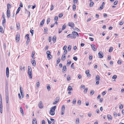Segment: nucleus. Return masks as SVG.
I'll list each match as a JSON object with an SVG mask.
<instances>
[{
  "instance_id": "obj_1",
  "label": "nucleus",
  "mask_w": 124,
  "mask_h": 124,
  "mask_svg": "<svg viewBox=\"0 0 124 124\" xmlns=\"http://www.w3.org/2000/svg\"><path fill=\"white\" fill-rule=\"evenodd\" d=\"M56 108V106H55L51 108L49 112V113L51 115L53 116L55 114V111Z\"/></svg>"
},
{
  "instance_id": "obj_2",
  "label": "nucleus",
  "mask_w": 124,
  "mask_h": 124,
  "mask_svg": "<svg viewBox=\"0 0 124 124\" xmlns=\"http://www.w3.org/2000/svg\"><path fill=\"white\" fill-rule=\"evenodd\" d=\"M28 73L29 76V77L31 79L32 78V74L31 73L32 70L31 67L30 66H28Z\"/></svg>"
},
{
  "instance_id": "obj_3",
  "label": "nucleus",
  "mask_w": 124,
  "mask_h": 124,
  "mask_svg": "<svg viewBox=\"0 0 124 124\" xmlns=\"http://www.w3.org/2000/svg\"><path fill=\"white\" fill-rule=\"evenodd\" d=\"M96 84L98 85L99 83V81L100 80V77L99 76L97 75L96 77Z\"/></svg>"
},
{
  "instance_id": "obj_4",
  "label": "nucleus",
  "mask_w": 124,
  "mask_h": 124,
  "mask_svg": "<svg viewBox=\"0 0 124 124\" xmlns=\"http://www.w3.org/2000/svg\"><path fill=\"white\" fill-rule=\"evenodd\" d=\"M60 98L59 97H57L55 99V101L53 103V105H55L57 104Z\"/></svg>"
},
{
  "instance_id": "obj_5",
  "label": "nucleus",
  "mask_w": 124,
  "mask_h": 124,
  "mask_svg": "<svg viewBox=\"0 0 124 124\" xmlns=\"http://www.w3.org/2000/svg\"><path fill=\"white\" fill-rule=\"evenodd\" d=\"M20 34L19 33H17L16 35V42H18L19 40Z\"/></svg>"
},
{
  "instance_id": "obj_6",
  "label": "nucleus",
  "mask_w": 124,
  "mask_h": 124,
  "mask_svg": "<svg viewBox=\"0 0 124 124\" xmlns=\"http://www.w3.org/2000/svg\"><path fill=\"white\" fill-rule=\"evenodd\" d=\"M68 26L71 27V28H73L74 26V23L71 22H69L68 24Z\"/></svg>"
},
{
  "instance_id": "obj_7",
  "label": "nucleus",
  "mask_w": 124,
  "mask_h": 124,
  "mask_svg": "<svg viewBox=\"0 0 124 124\" xmlns=\"http://www.w3.org/2000/svg\"><path fill=\"white\" fill-rule=\"evenodd\" d=\"M20 92L21 95H22V98H23L24 97V94L23 91V89L22 88H21L20 86Z\"/></svg>"
},
{
  "instance_id": "obj_8",
  "label": "nucleus",
  "mask_w": 124,
  "mask_h": 124,
  "mask_svg": "<svg viewBox=\"0 0 124 124\" xmlns=\"http://www.w3.org/2000/svg\"><path fill=\"white\" fill-rule=\"evenodd\" d=\"M91 46L92 49L94 51H96V49H97V47L95 45L92 44L91 45Z\"/></svg>"
},
{
  "instance_id": "obj_9",
  "label": "nucleus",
  "mask_w": 124,
  "mask_h": 124,
  "mask_svg": "<svg viewBox=\"0 0 124 124\" xmlns=\"http://www.w3.org/2000/svg\"><path fill=\"white\" fill-rule=\"evenodd\" d=\"M39 107L40 108H43V105L42 101H40L38 104Z\"/></svg>"
},
{
  "instance_id": "obj_10",
  "label": "nucleus",
  "mask_w": 124,
  "mask_h": 124,
  "mask_svg": "<svg viewBox=\"0 0 124 124\" xmlns=\"http://www.w3.org/2000/svg\"><path fill=\"white\" fill-rule=\"evenodd\" d=\"M98 55L99 57L100 58H102L103 57V55L102 52L100 51L98 53Z\"/></svg>"
},
{
  "instance_id": "obj_11",
  "label": "nucleus",
  "mask_w": 124,
  "mask_h": 124,
  "mask_svg": "<svg viewBox=\"0 0 124 124\" xmlns=\"http://www.w3.org/2000/svg\"><path fill=\"white\" fill-rule=\"evenodd\" d=\"M6 74L7 77L8 78L9 76V69L8 67H7L6 69Z\"/></svg>"
},
{
  "instance_id": "obj_12",
  "label": "nucleus",
  "mask_w": 124,
  "mask_h": 124,
  "mask_svg": "<svg viewBox=\"0 0 124 124\" xmlns=\"http://www.w3.org/2000/svg\"><path fill=\"white\" fill-rule=\"evenodd\" d=\"M7 16L8 18L10 17V10H7Z\"/></svg>"
},
{
  "instance_id": "obj_13",
  "label": "nucleus",
  "mask_w": 124,
  "mask_h": 124,
  "mask_svg": "<svg viewBox=\"0 0 124 124\" xmlns=\"http://www.w3.org/2000/svg\"><path fill=\"white\" fill-rule=\"evenodd\" d=\"M107 116L108 119V120H112V117L110 115H108Z\"/></svg>"
},
{
  "instance_id": "obj_14",
  "label": "nucleus",
  "mask_w": 124,
  "mask_h": 124,
  "mask_svg": "<svg viewBox=\"0 0 124 124\" xmlns=\"http://www.w3.org/2000/svg\"><path fill=\"white\" fill-rule=\"evenodd\" d=\"M66 59V56L65 54H63L62 57V60L63 61H64Z\"/></svg>"
},
{
  "instance_id": "obj_15",
  "label": "nucleus",
  "mask_w": 124,
  "mask_h": 124,
  "mask_svg": "<svg viewBox=\"0 0 124 124\" xmlns=\"http://www.w3.org/2000/svg\"><path fill=\"white\" fill-rule=\"evenodd\" d=\"M5 94L6 96H8V88H6Z\"/></svg>"
},
{
  "instance_id": "obj_16",
  "label": "nucleus",
  "mask_w": 124,
  "mask_h": 124,
  "mask_svg": "<svg viewBox=\"0 0 124 124\" xmlns=\"http://www.w3.org/2000/svg\"><path fill=\"white\" fill-rule=\"evenodd\" d=\"M72 33L73 34L76 35L77 37H78L79 36L78 33L76 31H73L72 32Z\"/></svg>"
},
{
  "instance_id": "obj_17",
  "label": "nucleus",
  "mask_w": 124,
  "mask_h": 124,
  "mask_svg": "<svg viewBox=\"0 0 124 124\" xmlns=\"http://www.w3.org/2000/svg\"><path fill=\"white\" fill-rule=\"evenodd\" d=\"M2 104H0V111L1 113H2Z\"/></svg>"
},
{
  "instance_id": "obj_18",
  "label": "nucleus",
  "mask_w": 124,
  "mask_h": 124,
  "mask_svg": "<svg viewBox=\"0 0 124 124\" xmlns=\"http://www.w3.org/2000/svg\"><path fill=\"white\" fill-rule=\"evenodd\" d=\"M32 124H37V121L35 118L33 119L32 121Z\"/></svg>"
},
{
  "instance_id": "obj_19",
  "label": "nucleus",
  "mask_w": 124,
  "mask_h": 124,
  "mask_svg": "<svg viewBox=\"0 0 124 124\" xmlns=\"http://www.w3.org/2000/svg\"><path fill=\"white\" fill-rule=\"evenodd\" d=\"M66 67L65 65L63 66V69L62 70V71L64 72V71H66Z\"/></svg>"
},
{
  "instance_id": "obj_20",
  "label": "nucleus",
  "mask_w": 124,
  "mask_h": 124,
  "mask_svg": "<svg viewBox=\"0 0 124 124\" xmlns=\"http://www.w3.org/2000/svg\"><path fill=\"white\" fill-rule=\"evenodd\" d=\"M56 39V37L55 36H54L52 38V40L53 41L54 43L55 42Z\"/></svg>"
},
{
  "instance_id": "obj_21",
  "label": "nucleus",
  "mask_w": 124,
  "mask_h": 124,
  "mask_svg": "<svg viewBox=\"0 0 124 124\" xmlns=\"http://www.w3.org/2000/svg\"><path fill=\"white\" fill-rule=\"evenodd\" d=\"M11 7V6L9 3H8L7 4V9L8 10H9V8Z\"/></svg>"
},
{
  "instance_id": "obj_22",
  "label": "nucleus",
  "mask_w": 124,
  "mask_h": 124,
  "mask_svg": "<svg viewBox=\"0 0 124 124\" xmlns=\"http://www.w3.org/2000/svg\"><path fill=\"white\" fill-rule=\"evenodd\" d=\"M0 32L2 33H3L4 32L3 29L1 26L0 27Z\"/></svg>"
},
{
  "instance_id": "obj_23",
  "label": "nucleus",
  "mask_w": 124,
  "mask_h": 124,
  "mask_svg": "<svg viewBox=\"0 0 124 124\" xmlns=\"http://www.w3.org/2000/svg\"><path fill=\"white\" fill-rule=\"evenodd\" d=\"M33 66H35L36 65V62L35 60H33L31 61V62Z\"/></svg>"
},
{
  "instance_id": "obj_24",
  "label": "nucleus",
  "mask_w": 124,
  "mask_h": 124,
  "mask_svg": "<svg viewBox=\"0 0 124 124\" xmlns=\"http://www.w3.org/2000/svg\"><path fill=\"white\" fill-rule=\"evenodd\" d=\"M76 8V6L75 4H74L73 5V11H75Z\"/></svg>"
},
{
  "instance_id": "obj_25",
  "label": "nucleus",
  "mask_w": 124,
  "mask_h": 124,
  "mask_svg": "<svg viewBox=\"0 0 124 124\" xmlns=\"http://www.w3.org/2000/svg\"><path fill=\"white\" fill-rule=\"evenodd\" d=\"M20 111L21 113L22 114V115H24V113L22 108L21 107L20 108Z\"/></svg>"
},
{
  "instance_id": "obj_26",
  "label": "nucleus",
  "mask_w": 124,
  "mask_h": 124,
  "mask_svg": "<svg viewBox=\"0 0 124 124\" xmlns=\"http://www.w3.org/2000/svg\"><path fill=\"white\" fill-rule=\"evenodd\" d=\"M52 57V56L50 54V55H47V58L48 59V60H50Z\"/></svg>"
},
{
  "instance_id": "obj_27",
  "label": "nucleus",
  "mask_w": 124,
  "mask_h": 124,
  "mask_svg": "<svg viewBox=\"0 0 124 124\" xmlns=\"http://www.w3.org/2000/svg\"><path fill=\"white\" fill-rule=\"evenodd\" d=\"M68 89L69 91H71L73 89L72 88L71 86H69L68 87Z\"/></svg>"
},
{
  "instance_id": "obj_28",
  "label": "nucleus",
  "mask_w": 124,
  "mask_h": 124,
  "mask_svg": "<svg viewBox=\"0 0 124 124\" xmlns=\"http://www.w3.org/2000/svg\"><path fill=\"white\" fill-rule=\"evenodd\" d=\"M76 123L77 124H78L79 123V119L78 118H76Z\"/></svg>"
},
{
  "instance_id": "obj_29",
  "label": "nucleus",
  "mask_w": 124,
  "mask_h": 124,
  "mask_svg": "<svg viewBox=\"0 0 124 124\" xmlns=\"http://www.w3.org/2000/svg\"><path fill=\"white\" fill-rule=\"evenodd\" d=\"M65 109V107L64 105H63L62 106L61 111H64Z\"/></svg>"
},
{
  "instance_id": "obj_30",
  "label": "nucleus",
  "mask_w": 124,
  "mask_h": 124,
  "mask_svg": "<svg viewBox=\"0 0 124 124\" xmlns=\"http://www.w3.org/2000/svg\"><path fill=\"white\" fill-rule=\"evenodd\" d=\"M2 104L1 95L0 94V104Z\"/></svg>"
},
{
  "instance_id": "obj_31",
  "label": "nucleus",
  "mask_w": 124,
  "mask_h": 124,
  "mask_svg": "<svg viewBox=\"0 0 124 124\" xmlns=\"http://www.w3.org/2000/svg\"><path fill=\"white\" fill-rule=\"evenodd\" d=\"M35 55V53L34 52H32V53L31 57L32 58L34 59H35V58L34 57V56Z\"/></svg>"
},
{
  "instance_id": "obj_32",
  "label": "nucleus",
  "mask_w": 124,
  "mask_h": 124,
  "mask_svg": "<svg viewBox=\"0 0 124 124\" xmlns=\"http://www.w3.org/2000/svg\"><path fill=\"white\" fill-rule=\"evenodd\" d=\"M44 21H45V19H43L42 21H41L40 23V25H43V24L44 23Z\"/></svg>"
},
{
  "instance_id": "obj_33",
  "label": "nucleus",
  "mask_w": 124,
  "mask_h": 124,
  "mask_svg": "<svg viewBox=\"0 0 124 124\" xmlns=\"http://www.w3.org/2000/svg\"><path fill=\"white\" fill-rule=\"evenodd\" d=\"M67 37L68 38H72V34H69L68 35H67Z\"/></svg>"
},
{
  "instance_id": "obj_34",
  "label": "nucleus",
  "mask_w": 124,
  "mask_h": 124,
  "mask_svg": "<svg viewBox=\"0 0 124 124\" xmlns=\"http://www.w3.org/2000/svg\"><path fill=\"white\" fill-rule=\"evenodd\" d=\"M113 48L112 47H111L109 50V52H111L113 50Z\"/></svg>"
},
{
  "instance_id": "obj_35",
  "label": "nucleus",
  "mask_w": 124,
  "mask_h": 124,
  "mask_svg": "<svg viewBox=\"0 0 124 124\" xmlns=\"http://www.w3.org/2000/svg\"><path fill=\"white\" fill-rule=\"evenodd\" d=\"M71 48V45H69L68 47V50L69 51H70V49Z\"/></svg>"
},
{
  "instance_id": "obj_36",
  "label": "nucleus",
  "mask_w": 124,
  "mask_h": 124,
  "mask_svg": "<svg viewBox=\"0 0 124 124\" xmlns=\"http://www.w3.org/2000/svg\"><path fill=\"white\" fill-rule=\"evenodd\" d=\"M6 22V19H3V20L2 21V24L3 25L4 27V23H5Z\"/></svg>"
},
{
  "instance_id": "obj_37",
  "label": "nucleus",
  "mask_w": 124,
  "mask_h": 124,
  "mask_svg": "<svg viewBox=\"0 0 124 124\" xmlns=\"http://www.w3.org/2000/svg\"><path fill=\"white\" fill-rule=\"evenodd\" d=\"M20 9H21L20 7H18V8L17 10L16 11V15L19 12Z\"/></svg>"
},
{
  "instance_id": "obj_38",
  "label": "nucleus",
  "mask_w": 124,
  "mask_h": 124,
  "mask_svg": "<svg viewBox=\"0 0 124 124\" xmlns=\"http://www.w3.org/2000/svg\"><path fill=\"white\" fill-rule=\"evenodd\" d=\"M94 4V3L93 2H91L89 4V6L90 7H92L93 6Z\"/></svg>"
},
{
  "instance_id": "obj_39",
  "label": "nucleus",
  "mask_w": 124,
  "mask_h": 124,
  "mask_svg": "<svg viewBox=\"0 0 124 124\" xmlns=\"http://www.w3.org/2000/svg\"><path fill=\"white\" fill-rule=\"evenodd\" d=\"M94 91L93 90H91L90 94L91 95H93L94 93Z\"/></svg>"
},
{
  "instance_id": "obj_40",
  "label": "nucleus",
  "mask_w": 124,
  "mask_h": 124,
  "mask_svg": "<svg viewBox=\"0 0 124 124\" xmlns=\"http://www.w3.org/2000/svg\"><path fill=\"white\" fill-rule=\"evenodd\" d=\"M48 29L47 28H44V31L45 32H47V31Z\"/></svg>"
},
{
  "instance_id": "obj_41",
  "label": "nucleus",
  "mask_w": 124,
  "mask_h": 124,
  "mask_svg": "<svg viewBox=\"0 0 124 124\" xmlns=\"http://www.w3.org/2000/svg\"><path fill=\"white\" fill-rule=\"evenodd\" d=\"M47 88L48 91L50 90L51 88L49 85H48V86H47Z\"/></svg>"
},
{
  "instance_id": "obj_42",
  "label": "nucleus",
  "mask_w": 124,
  "mask_h": 124,
  "mask_svg": "<svg viewBox=\"0 0 124 124\" xmlns=\"http://www.w3.org/2000/svg\"><path fill=\"white\" fill-rule=\"evenodd\" d=\"M76 100L75 99H74L72 101V103L74 104H75L76 103Z\"/></svg>"
},
{
  "instance_id": "obj_43",
  "label": "nucleus",
  "mask_w": 124,
  "mask_h": 124,
  "mask_svg": "<svg viewBox=\"0 0 124 124\" xmlns=\"http://www.w3.org/2000/svg\"><path fill=\"white\" fill-rule=\"evenodd\" d=\"M33 32L34 31L33 30H32L31 29V30H30V32L31 33V35L32 36L33 34Z\"/></svg>"
},
{
  "instance_id": "obj_44",
  "label": "nucleus",
  "mask_w": 124,
  "mask_h": 124,
  "mask_svg": "<svg viewBox=\"0 0 124 124\" xmlns=\"http://www.w3.org/2000/svg\"><path fill=\"white\" fill-rule=\"evenodd\" d=\"M50 19L49 18H47L46 22V23L47 24H48L49 23L50 21Z\"/></svg>"
},
{
  "instance_id": "obj_45",
  "label": "nucleus",
  "mask_w": 124,
  "mask_h": 124,
  "mask_svg": "<svg viewBox=\"0 0 124 124\" xmlns=\"http://www.w3.org/2000/svg\"><path fill=\"white\" fill-rule=\"evenodd\" d=\"M88 90V88H85L84 91V93H86L87 92Z\"/></svg>"
},
{
  "instance_id": "obj_46",
  "label": "nucleus",
  "mask_w": 124,
  "mask_h": 124,
  "mask_svg": "<svg viewBox=\"0 0 124 124\" xmlns=\"http://www.w3.org/2000/svg\"><path fill=\"white\" fill-rule=\"evenodd\" d=\"M6 102L7 103H8V96H6Z\"/></svg>"
},
{
  "instance_id": "obj_47",
  "label": "nucleus",
  "mask_w": 124,
  "mask_h": 124,
  "mask_svg": "<svg viewBox=\"0 0 124 124\" xmlns=\"http://www.w3.org/2000/svg\"><path fill=\"white\" fill-rule=\"evenodd\" d=\"M65 25V24H64V25H63L62 26V30H63L65 29L66 28V26Z\"/></svg>"
},
{
  "instance_id": "obj_48",
  "label": "nucleus",
  "mask_w": 124,
  "mask_h": 124,
  "mask_svg": "<svg viewBox=\"0 0 124 124\" xmlns=\"http://www.w3.org/2000/svg\"><path fill=\"white\" fill-rule=\"evenodd\" d=\"M51 8H50V10H52L53 9H54V6L53 5H51Z\"/></svg>"
},
{
  "instance_id": "obj_49",
  "label": "nucleus",
  "mask_w": 124,
  "mask_h": 124,
  "mask_svg": "<svg viewBox=\"0 0 124 124\" xmlns=\"http://www.w3.org/2000/svg\"><path fill=\"white\" fill-rule=\"evenodd\" d=\"M46 53L47 55H50V52L49 51H47Z\"/></svg>"
},
{
  "instance_id": "obj_50",
  "label": "nucleus",
  "mask_w": 124,
  "mask_h": 124,
  "mask_svg": "<svg viewBox=\"0 0 124 124\" xmlns=\"http://www.w3.org/2000/svg\"><path fill=\"white\" fill-rule=\"evenodd\" d=\"M39 81L37 82V87H39Z\"/></svg>"
},
{
  "instance_id": "obj_51",
  "label": "nucleus",
  "mask_w": 124,
  "mask_h": 124,
  "mask_svg": "<svg viewBox=\"0 0 124 124\" xmlns=\"http://www.w3.org/2000/svg\"><path fill=\"white\" fill-rule=\"evenodd\" d=\"M67 80L68 81H69L70 80V77L68 76L67 77Z\"/></svg>"
},
{
  "instance_id": "obj_52",
  "label": "nucleus",
  "mask_w": 124,
  "mask_h": 124,
  "mask_svg": "<svg viewBox=\"0 0 124 124\" xmlns=\"http://www.w3.org/2000/svg\"><path fill=\"white\" fill-rule=\"evenodd\" d=\"M17 27L18 30H19L20 28V24L18 23V24H17Z\"/></svg>"
},
{
  "instance_id": "obj_53",
  "label": "nucleus",
  "mask_w": 124,
  "mask_h": 124,
  "mask_svg": "<svg viewBox=\"0 0 124 124\" xmlns=\"http://www.w3.org/2000/svg\"><path fill=\"white\" fill-rule=\"evenodd\" d=\"M60 61V58H58V60H57V64H58L59 63Z\"/></svg>"
},
{
  "instance_id": "obj_54",
  "label": "nucleus",
  "mask_w": 124,
  "mask_h": 124,
  "mask_svg": "<svg viewBox=\"0 0 124 124\" xmlns=\"http://www.w3.org/2000/svg\"><path fill=\"white\" fill-rule=\"evenodd\" d=\"M74 30L76 31H80V30L79 29L76 28H74Z\"/></svg>"
},
{
  "instance_id": "obj_55",
  "label": "nucleus",
  "mask_w": 124,
  "mask_h": 124,
  "mask_svg": "<svg viewBox=\"0 0 124 124\" xmlns=\"http://www.w3.org/2000/svg\"><path fill=\"white\" fill-rule=\"evenodd\" d=\"M78 104L79 105H81V101L80 100H78Z\"/></svg>"
},
{
  "instance_id": "obj_56",
  "label": "nucleus",
  "mask_w": 124,
  "mask_h": 124,
  "mask_svg": "<svg viewBox=\"0 0 124 124\" xmlns=\"http://www.w3.org/2000/svg\"><path fill=\"white\" fill-rule=\"evenodd\" d=\"M30 38L29 37H28L26 42V43H28L30 42Z\"/></svg>"
},
{
  "instance_id": "obj_57",
  "label": "nucleus",
  "mask_w": 124,
  "mask_h": 124,
  "mask_svg": "<svg viewBox=\"0 0 124 124\" xmlns=\"http://www.w3.org/2000/svg\"><path fill=\"white\" fill-rule=\"evenodd\" d=\"M123 108V105L122 104H121L119 106V108L120 109H122Z\"/></svg>"
},
{
  "instance_id": "obj_58",
  "label": "nucleus",
  "mask_w": 124,
  "mask_h": 124,
  "mask_svg": "<svg viewBox=\"0 0 124 124\" xmlns=\"http://www.w3.org/2000/svg\"><path fill=\"white\" fill-rule=\"evenodd\" d=\"M74 63H72L71 65V67L72 69H74V66H73V65L74 64Z\"/></svg>"
},
{
  "instance_id": "obj_59",
  "label": "nucleus",
  "mask_w": 124,
  "mask_h": 124,
  "mask_svg": "<svg viewBox=\"0 0 124 124\" xmlns=\"http://www.w3.org/2000/svg\"><path fill=\"white\" fill-rule=\"evenodd\" d=\"M62 16L63 14L62 13H61V14H60L59 15V17L60 18L62 17Z\"/></svg>"
},
{
  "instance_id": "obj_60",
  "label": "nucleus",
  "mask_w": 124,
  "mask_h": 124,
  "mask_svg": "<svg viewBox=\"0 0 124 124\" xmlns=\"http://www.w3.org/2000/svg\"><path fill=\"white\" fill-rule=\"evenodd\" d=\"M73 59L75 61H77V60L78 59L77 58V57H75V56L73 58Z\"/></svg>"
},
{
  "instance_id": "obj_61",
  "label": "nucleus",
  "mask_w": 124,
  "mask_h": 124,
  "mask_svg": "<svg viewBox=\"0 0 124 124\" xmlns=\"http://www.w3.org/2000/svg\"><path fill=\"white\" fill-rule=\"evenodd\" d=\"M103 8V6L101 5V6L100 7L98 8L99 10H101Z\"/></svg>"
},
{
  "instance_id": "obj_62",
  "label": "nucleus",
  "mask_w": 124,
  "mask_h": 124,
  "mask_svg": "<svg viewBox=\"0 0 124 124\" xmlns=\"http://www.w3.org/2000/svg\"><path fill=\"white\" fill-rule=\"evenodd\" d=\"M58 29L59 30V33H60L62 31V29L61 28H58Z\"/></svg>"
},
{
  "instance_id": "obj_63",
  "label": "nucleus",
  "mask_w": 124,
  "mask_h": 124,
  "mask_svg": "<svg viewBox=\"0 0 124 124\" xmlns=\"http://www.w3.org/2000/svg\"><path fill=\"white\" fill-rule=\"evenodd\" d=\"M116 78L117 76L116 75H115L113 76V77H112V78L113 79H116Z\"/></svg>"
},
{
  "instance_id": "obj_64",
  "label": "nucleus",
  "mask_w": 124,
  "mask_h": 124,
  "mask_svg": "<svg viewBox=\"0 0 124 124\" xmlns=\"http://www.w3.org/2000/svg\"><path fill=\"white\" fill-rule=\"evenodd\" d=\"M42 124H45V122L44 120H43L42 121Z\"/></svg>"
}]
</instances>
